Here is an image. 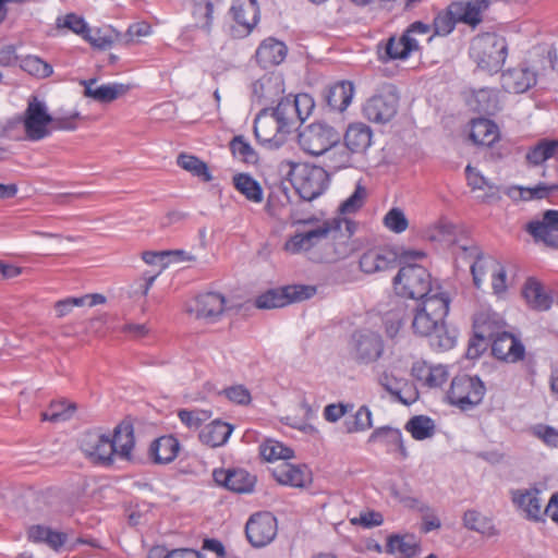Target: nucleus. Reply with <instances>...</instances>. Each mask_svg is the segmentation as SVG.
<instances>
[{"mask_svg": "<svg viewBox=\"0 0 558 558\" xmlns=\"http://www.w3.org/2000/svg\"><path fill=\"white\" fill-rule=\"evenodd\" d=\"M314 108V101L307 94L288 96L276 108H263L254 120L256 140L270 148L284 144L287 136L304 122Z\"/></svg>", "mask_w": 558, "mask_h": 558, "instance_id": "f257e3e1", "label": "nucleus"}, {"mask_svg": "<svg viewBox=\"0 0 558 558\" xmlns=\"http://www.w3.org/2000/svg\"><path fill=\"white\" fill-rule=\"evenodd\" d=\"M449 304L448 294L444 291H437L421 301L412 319L413 332L421 337H433L432 345L442 351L449 350L456 344V338L445 329V318L449 312Z\"/></svg>", "mask_w": 558, "mask_h": 558, "instance_id": "f03ea898", "label": "nucleus"}, {"mask_svg": "<svg viewBox=\"0 0 558 558\" xmlns=\"http://www.w3.org/2000/svg\"><path fill=\"white\" fill-rule=\"evenodd\" d=\"M508 56L506 38L496 33L475 36L470 46V57L477 66L488 73H497Z\"/></svg>", "mask_w": 558, "mask_h": 558, "instance_id": "7ed1b4c3", "label": "nucleus"}, {"mask_svg": "<svg viewBox=\"0 0 558 558\" xmlns=\"http://www.w3.org/2000/svg\"><path fill=\"white\" fill-rule=\"evenodd\" d=\"M393 289L398 295L421 301L442 291L440 286L433 284L428 270L416 264H408L399 269L393 278Z\"/></svg>", "mask_w": 558, "mask_h": 558, "instance_id": "20e7f679", "label": "nucleus"}, {"mask_svg": "<svg viewBox=\"0 0 558 558\" xmlns=\"http://www.w3.org/2000/svg\"><path fill=\"white\" fill-rule=\"evenodd\" d=\"M326 230L323 238V243L326 246V252L323 259L327 263H332L345 258L354 250L350 239L354 233V222L343 219L333 220L332 222H325L322 226Z\"/></svg>", "mask_w": 558, "mask_h": 558, "instance_id": "39448f33", "label": "nucleus"}, {"mask_svg": "<svg viewBox=\"0 0 558 558\" xmlns=\"http://www.w3.org/2000/svg\"><path fill=\"white\" fill-rule=\"evenodd\" d=\"M289 174L293 187L305 201H313L320 196L329 182L328 173L324 168L310 163L294 165Z\"/></svg>", "mask_w": 558, "mask_h": 558, "instance_id": "423d86ee", "label": "nucleus"}, {"mask_svg": "<svg viewBox=\"0 0 558 558\" xmlns=\"http://www.w3.org/2000/svg\"><path fill=\"white\" fill-rule=\"evenodd\" d=\"M485 393L486 387L478 376L462 374L452 378L446 399L449 404L469 411L481 404Z\"/></svg>", "mask_w": 558, "mask_h": 558, "instance_id": "0eeeda50", "label": "nucleus"}, {"mask_svg": "<svg viewBox=\"0 0 558 558\" xmlns=\"http://www.w3.org/2000/svg\"><path fill=\"white\" fill-rule=\"evenodd\" d=\"M432 33L429 24L416 21L408 26L401 36H391L385 44V53L389 60H405L420 49L418 36Z\"/></svg>", "mask_w": 558, "mask_h": 558, "instance_id": "6e6552de", "label": "nucleus"}, {"mask_svg": "<svg viewBox=\"0 0 558 558\" xmlns=\"http://www.w3.org/2000/svg\"><path fill=\"white\" fill-rule=\"evenodd\" d=\"M22 122L28 141L38 142L51 134L52 116L46 104L35 96L28 100Z\"/></svg>", "mask_w": 558, "mask_h": 558, "instance_id": "1a4fd4ad", "label": "nucleus"}, {"mask_svg": "<svg viewBox=\"0 0 558 558\" xmlns=\"http://www.w3.org/2000/svg\"><path fill=\"white\" fill-rule=\"evenodd\" d=\"M316 288L313 286L294 284L280 289H270L255 299V306L262 310L283 307L292 302H300L314 296Z\"/></svg>", "mask_w": 558, "mask_h": 558, "instance_id": "9d476101", "label": "nucleus"}, {"mask_svg": "<svg viewBox=\"0 0 558 558\" xmlns=\"http://www.w3.org/2000/svg\"><path fill=\"white\" fill-rule=\"evenodd\" d=\"M384 353L380 335L372 330L353 332L350 341V354L357 364L368 365L376 362Z\"/></svg>", "mask_w": 558, "mask_h": 558, "instance_id": "9b49d317", "label": "nucleus"}, {"mask_svg": "<svg viewBox=\"0 0 558 558\" xmlns=\"http://www.w3.org/2000/svg\"><path fill=\"white\" fill-rule=\"evenodd\" d=\"M337 141L333 128L323 122L312 123L299 133L300 146L314 156L324 155Z\"/></svg>", "mask_w": 558, "mask_h": 558, "instance_id": "f8f14e48", "label": "nucleus"}, {"mask_svg": "<svg viewBox=\"0 0 558 558\" xmlns=\"http://www.w3.org/2000/svg\"><path fill=\"white\" fill-rule=\"evenodd\" d=\"M277 532V519L267 511L253 514L245 525L246 537L254 547L268 545L276 537Z\"/></svg>", "mask_w": 558, "mask_h": 558, "instance_id": "ddd939ff", "label": "nucleus"}, {"mask_svg": "<svg viewBox=\"0 0 558 558\" xmlns=\"http://www.w3.org/2000/svg\"><path fill=\"white\" fill-rule=\"evenodd\" d=\"M399 97L392 92H384L368 98L363 105L364 117L374 123H387L397 114Z\"/></svg>", "mask_w": 558, "mask_h": 558, "instance_id": "4468645a", "label": "nucleus"}, {"mask_svg": "<svg viewBox=\"0 0 558 558\" xmlns=\"http://www.w3.org/2000/svg\"><path fill=\"white\" fill-rule=\"evenodd\" d=\"M524 230L533 238L535 243L558 250V210L548 209L542 218L529 221Z\"/></svg>", "mask_w": 558, "mask_h": 558, "instance_id": "2eb2a0df", "label": "nucleus"}, {"mask_svg": "<svg viewBox=\"0 0 558 558\" xmlns=\"http://www.w3.org/2000/svg\"><path fill=\"white\" fill-rule=\"evenodd\" d=\"M80 446L87 457L102 464H111L113 462V447L109 435L97 430H87L82 435Z\"/></svg>", "mask_w": 558, "mask_h": 558, "instance_id": "dca6fc26", "label": "nucleus"}, {"mask_svg": "<svg viewBox=\"0 0 558 558\" xmlns=\"http://www.w3.org/2000/svg\"><path fill=\"white\" fill-rule=\"evenodd\" d=\"M284 93L283 80L279 74L268 73L252 83V98L258 105L281 101Z\"/></svg>", "mask_w": 558, "mask_h": 558, "instance_id": "f3484780", "label": "nucleus"}, {"mask_svg": "<svg viewBox=\"0 0 558 558\" xmlns=\"http://www.w3.org/2000/svg\"><path fill=\"white\" fill-rule=\"evenodd\" d=\"M226 310V298L218 292H205L195 298L194 305L190 312L198 319L207 323L217 322Z\"/></svg>", "mask_w": 558, "mask_h": 558, "instance_id": "a211bd4d", "label": "nucleus"}, {"mask_svg": "<svg viewBox=\"0 0 558 558\" xmlns=\"http://www.w3.org/2000/svg\"><path fill=\"white\" fill-rule=\"evenodd\" d=\"M396 259L395 252L385 247H373L361 255L359 267L362 272L373 275L392 268Z\"/></svg>", "mask_w": 558, "mask_h": 558, "instance_id": "6ab92c4d", "label": "nucleus"}, {"mask_svg": "<svg viewBox=\"0 0 558 558\" xmlns=\"http://www.w3.org/2000/svg\"><path fill=\"white\" fill-rule=\"evenodd\" d=\"M274 478L287 486L302 488L312 483V472L304 464L282 462L272 469Z\"/></svg>", "mask_w": 558, "mask_h": 558, "instance_id": "aec40b11", "label": "nucleus"}, {"mask_svg": "<svg viewBox=\"0 0 558 558\" xmlns=\"http://www.w3.org/2000/svg\"><path fill=\"white\" fill-rule=\"evenodd\" d=\"M495 357L506 362H518L524 357L525 348L512 333L505 331L489 340Z\"/></svg>", "mask_w": 558, "mask_h": 558, "instance_id": "412c9836", "label": "nucleus"}, {"mask_svg": "<svg viewBox=\"0 0 558 558\" xmlns=\"http://www.w3.org/2000/svg\"><path fill=\"white\" fill-rule=\"evenodd\" d=\"M214 480L234 493H250L255 485V477L243 469L215 470Z\"/></svg>", "mask_w": 558, "mask_h": 558, "instance_id": "4be33fe9", "label": "nucleus"}, {"mask_svg": "<svg viewBox=\"0 0 558 558\" xmlns=\"http://www.w3.org/2000/svg\"><path fill=\"white\" fill-rule=\"evenodd\" d=\"M505 322L501 316L489 310L481 311L474 317V336L481 341H489L505 332Z\"/></svg>", "mask_w": 558, "mask_h": 558, "instance_id": "5701e85b", "label": "nucleus"}, {"mask_svg": "<svg viewBox=\"0 0 558 558\" xmlns=\"http://www.w3.org/2000/svg\"><path fill=\"white\" fill-rule=\"evenodd\" d=\"M511 500L529 520L538 521L545 514L542 505L541 490L537 488L513 490L511 493Z\"/></svg>", "mask_w": 558, "mask_h": 558, "instance_id": "b1692460", "label": "nucleus"}, {"mask_svg": "<svg viewBox=\"0 0 558 558\" xmlns=\"http://www.w3.org/2000/svg\"><path fill=\"white\" fill-rule=\"evenodd\" d=\"M343 141L349 151L363 155L373 144V130L362 122L351 123L344 133Z\"/></svg>", "mask_w": 558, "mask_h": 558, "instance_id": "393cba45", "label": "nucleus"}, {"mask_svg": "<svg viewBox=\"0 0 558 558\" xmlns=\"http://www.w3.org/2000/svg\"><path fill=\"white\" fill-rule=\"evenodd\" d=\"M451 4L458 22L475 28L482 23L483 14L489 8L490 0H469Z\"/></svg>", "mask_w": 558, "mask_h": 558, "instance_id": "a878e982", "label": "nucleus"}, {"mask_svg": "<svg viewBox=\"0 0 558 558\" xmlns=\"http://www.w3.org/2000/svg\"><path fill=\"white\" fill-rule=\"evenodd\" d=\"M536 84V74L527 68L510 69L501 74V86L508 93L522 94Z\"/></svg>", "mask_w": 558, "mask_h": 558, "instance_id": "bb28decb", "label": "nucleus"}, {"mask_svg": "<svg viewBox=\"0 0 558 558\" xmlns=\"http://www.w3.org/2000/svg\"><path fill=\"white\" fill-rule=\"evenodd\" d=\"M231 13L233 20L242 28L243 35L250 34L259 20V8L256 0H234Z\"/></svg>", "mask_w": 558, "mask_h": 558, "instance_id": "cd10ccee", "label": "nucleus"}, {"mask_svg": "<svg viewBox=\"0 0 558 558\" xmlns=\"http://www.w3.org/2000/svg\"><path fill=\"white\" fill-rule=\"evenodd\" d=\"M287 46L275 38H267L260 43L255 59L263 68H270L280 64L287 57Z\"/></svg>", "mask_w": 558, "mask_h": 558, "instance_id": "c85d7f7f", "label": "nucleus"}, {"mask_svg": "<svg viewBox=\"0 0 558 558\" xmlns=\"http://www.w3.org/2000/svg\"><path fill=\"white\" fill-rule=\"evenodd\" d=\"M112 454L123 460H130L134 448V429L131 423L122 422L116 426L113 436H110Z\"/></svg>", "mask_w": 558, "mask_h": 558, "instance_id": "c756f323", "label": "nucleus"}, {"mask_svg": "<svg viewBox=\"0 0 558 558\" xmlns=\"http://www.w3.org/2000/svg\"><path fill=\"white\" fill-rule=\"evenodd\" d=\"M413 376L428 388H438L445 384L449 373L444 365H432L426 362H416L412 367Z\"/></svg>", "mask_w": 558, "mask_h": 558, "instance_id": "7c9ffc66", "label": "nucleus"}, {"mask_svg": "<svg viewBox=\"0 0 558 558\" xmlns=\"http://www.w3.org/2000/svg\"><path fill=\"white\" fill-rule=\"evenodd\" d=\"M82 84L85 87L84 95L101 104H109L118 99L129 90L128 86L118 83L104 84L94 87V85L96 84V80L94 78L83 81Z\"/></svg>", "mask_w": 558, "mask_h": 558, "instance_id": "2f4dec72", "label": "nucleus"}, {"mask_svg": "<svg viewBox=\"0 0 558 558\" xmlns=\"http://www.w3.org/2000/svg\"><path fill=\"white\" fill-rule=\"evenodd\" d=\"M522 295L531 310L545 312L551 307L553 298L545 291L539 281L529 278L523 286Z\"/></svg>", "mask_w": 558, "mask_h": 558, "instance_id": "473e14b6", "label": "nucleus"}, {"mask_svg": "<svg viewBox=\"0 0 558 558\" xmlns=\"http://www.w3.org/2000/svg\"><path fill=\"white\" fill-rule=\"evenodd\" d=\"M378 384L385 389L395 401L402 404H410L414 399H408L402 393L410 388V383L407 378L395 374L392 371L385 369L378 375Z\"/></svg>", "mask_w": 558, "mask_h": 558, "instance_id": "72a5a7b5", "label": "nucleus"}, {"mask_svg": "<svg viewBox=\"0 0 558 558\" xmlns=\"http://www.w3.org/2000/svg\"><path fill=\"white\" fill-rule=\"evenodd\" d=\"M464 254H468L469 257H473L471 260V274L473 277L474 286L480 289L485 280L487 274H490L495 269L498 268V262L492 257H485L478 254V248L476 246L473 247H462Z\"/></svg>", "mask_w": 558, "mask_h": 558, "instance_id": "f704fd0d", "label": "nucleus"}, {"mask_svg": "<svg viewBox=\"0 0 558 558\" xmlns=\"http://www.w3.org/2000/svg\"><path fill=\"white\" fill-rule=\"evenodd\" d=\"M499 137V129L492 120L477 118L471 121L470 138L475 145L490 147Z\"/></svg>", "mask_w": 558, "mask_h": 558, "instance_id": "c9c22d12", "label": "nucleus"}, {"mask_svg": "<svg viewBox=\"0 0 558 558\" xmlns=\"http://www.w3.org/2000/svg\"><path fill=\"white\" fill-rule=\"evenodd\" d=\"M179 450L180 442L175 437L161 436L151 442L149 456L155 463L167 464L177 458Z\"/></svg>", "mask_w": 558, "mask_h": 558, "instance_id": "e433bc0d", "label": "nucleus"}, {"mask_svg": "<svg viewBox=\"0 0 558 558\" xmlns=\"http://www.w3.org/2000/svg\"><path fill=\"white\" fill-rule=\"evenodd\" d=\"M27 539L35 544H46L51 549L59 551L65 544V533L54 531L48 526L36 524L27 529Z\"/></svg>", "mask_w": 558, "mask_h": 558, "instance_id": "4c0bfd02", "label": "nucleus"}, {"mask_svg": "<svg viewBox=\"0 0 558 558\" xmlns=\"http://www.w3.org/2000/svg\"><path fill=\"white\" fill-rule=\"evenodd\" d=\"M353 95V83L350 81H341L328 88L325 99L331 109L342 112L351 104Z\"/></svg>", "mask_w": 558, "mask_h": 558, "instance_id": "58836bf2", "label": "nucleus"}, {"mask_svg": "<svg viewBox=\"0 0 558 558\" xmlns=\"http://www.w3.org/2000/svg\"><path fill=\"white\" fill-rule=\"evenodd\" d=\"M233 429V425L220 420H215L201 430L199 439L203 444L213 448L223 446L228 441Z\"/></svg>", "mask_w": 558, "mask_h": 558, "instance_id": "ea45409f", "label": "nucleus"}, {"mask_svg": "<svg viewBox=\"0 0 558 558\" xmlns=\"http://www.w3.org/2000/svg\"><path fill=\"white\" fill-rule=\"evenodd\" d=\"M325 234L326 230H323L322 226L304 233H296L286 242L284 250L291 254L308 251L322 244Z\"/></svg>", "mask_w": 558, "mask_h": 558, "instance_id": "a19ab883", "label": "nucleus"}, {"mask_svg": "<svg viewBox=\"0 0 558 558\" xmlns=\"http://www.w3.org/2000/svg\"><path fill=\"white\" fill-rule=\"evenodd\" d=\"M469 106L480 113L494 116L500 110L498 93L495 89L482 88L473 94Z\"/></svg>", "mask_w": 558, "mask_h": 558, "instance_id": "79ce46f5", "label": "nucleus"}, {"mask_svg": "<svg viewBox=\"0 0 558 558\" xmlns=\"http://www.w3.org/2000/svg\"><path fill=\"white\" fill-rule=\"evenodd\" d=\"M386 551L388 554H399L403 558H413L417 555L418 543L414 535H391L386 544Z\"/></svg>", "mask_w": 558, "mask_h": 558, "instance_id": "37998d69", "label": "nucleus"}, {"mask_svg": "<svg viewBox=\"0 0 558 558\" xmlns=\"http://www.w3.org/2000/svg\"><path fill=\"white\" fill-rule=\"evenodd\" d=\"M235 190L252 203L263 202L264 193L260 184L248 173H238L232 179Z\"/></svg>", "mask_w": 558, "mask_h": 558, "instance_id": "c03bdc74", "label": "nucleus"}, {"mask_svg": "<svg viewBox=\"0 0 558 558\" xmlns=\"http://www.w3.org/2000/svg\"><path fill=\"white\" fill-rule=\"evenodd\" d=\"M106 302V298L102 294L94 293V294H85L78 298H66L64 300H60L56 303L54 308L58 317L66 316L75 306H95L98 304H104Z\"/></svg>", "mask_w": 558, "mask_h": 558, "instance_id": "a18cd8bd", "label": "nucleus"}, {"mask_svg": "<svg viewBox=\"0 0 558 558\" xmlns=\"http://www.w3.org/2000/svg\"><path fill=\"white\" fill-rule=\"evenodd\" d=\"M558 150V140L543 138L526 153V160L532 166H539L555 156Z\"/></svg>", "mask_w": 558, "mask_h": 558, "instance_id": "49530a36", "label": "nucleus"}, {"mask_svg": "<svg viewBox=\"0 0 558 558\" xmlns=\"http://www.w3.org/2000/svg\"><path fill=\"white\" fill-rule=\"evenodd\" d=\"M229 148L235 159L246 165H256L258 162L259 156L257 151L243 135H235L230 141Z\"/></svg>", "mask_w": 558, "mask_h": 558, "instance_id": "de8ad7c7", "label": "nucleus"}, {"mask_svg": "<svg viewBox=\"0 0 558 558\" xmlns=\"http://www.w3.org/2000/svg\"><path fill=\"white\" fill-rule=\"evenodd\" d=\"M463 524L466 529L486 536H493L496 534V529L493 522L476 510H468L464 512Z\"/></svg>", "mask_w": 558, "mask_h": 558, "instance_id": "09e8293b", "label": "nucleus"}, {"mask_svg": "<svg viewBox=\"0 0 558 558\" xmlns=\"http://www.w3.org/2000/svg\"><path fill=\"white\" fill-rule=\"evenodd\" d=\"M452 4H450L445 11L439 12L433 23L434 33L426 36V39L429 41L433 38V35L438 36H447L449 35L456 27L458 19H456V13L453 12Z\"/></svg>", "mask_w": 558, "mask_h": 558, "instance_id": "8fccbe9b", "label": "nucleus"}, {"mask_svg": "<svg viewBox=\"0 0 558 558\" xmlns=\"http://www.w3.org/2000/svg\"><path fill=\"white\" fill-rule=\"evenodd\" d=\"M405 429L415 440H424L434 435L435 424L430 417L417 415L408 421Z\"/></svg>", "mask_w": 558, "mask_h": 558, "instance_id": "3c124183", "label": "nucleus"}, {"mask_svg": "<svg viewBox=\"0 0 558 558\" xmlns=\"http://www.w3.org/2000/svg\"><path fill=\"white\" fill-rule=\"evenodd\" d=\"M177 163L182 169L202 179L204 182H209L213 179L207 165L195 156L180 154L178 156Z\"/></svg>", "mask_w": 558, "mask_h": 558, "instance_id": "603ef678", "label": "nucleus"}, {"mask_svg": "<svg viewBox=\"0 0 558 558\" xmlns=\"http://www.w3.org/2000/svg\"><path fill=\"white\" fill-rule=\"evenodd\" d=\"M259 453L263 459L269 462L293 458V450L291 448L274 439H266L262 442L259 446Z\"/></svg>", "mask_w": 558, "mask_h": 558, "instance_id": "864d4df0", "label": "nucleus"}, {"mask_svg": "<svg viewBox=\"0 0 558 558\" xmlns=\"http://www.w3.org/2000/svg\"><path fill=\"white\" fill-rule=\"evenodd\" d=\"M465 174L468 184L472 187V190H488V193L485 195L483 201H487L489 198H498L497 186L489 183V181L476 168L468 165L465 168Z\"/></svg>", "mask_w": 558, "mask_h": 558, "instance_id": "5fc2aeb1", "label": "nucleus"}, {"mask_svg": "<svg viewBox=\"0 0 558 558\" xmlns=\"http://www.w3.org/2000/svg\"><path fill=\"white\" fill-rule=\"evenodd\" d=\"M20 68L29 75L45 78L52 74V66L37 56L28 54L20 60Z\"/></svg>", "mask_w": 558, "mask_h": 558, "instance_id": "6e6d98bb", "label": "nucleus"}, {"mask_svg": "<svg viewBox=\"0 0 558 558\" xmlns=\"http://www.w3.org/2000/svg\"><path fill=\"white\" fill-rule=\"evenodd\" d=\"M367 194V189L359 181L355 184L354 192L339 206L340 214L350 215L359 211L365 204Z\"/></svg>", "mask_w": 558, "mask_h": 558, "instance_id": "4d7b16f0", "label": "nucleus"}, {"mask_svg": "<svg viewBox=\"0 0 558 558\" xmlns=\"http://www.w3.org/2000/svg\"><path fill=\"white\" fill-rule=\"evenodd\" d=\"M213 3L208 0H198L193 4L192 14L195 20V26L210 32L213 24Z\"/></svg>", "mask_w": 558, "mask_h": 558, "instance_id": "13d9d810", "label": "nucleus"}, {"mask_svg": "<svg viewBox=\"0 0 558 558\" xmlns=\"http://www.w3.org/2000/svg\"><path fill=\"white\" fill-rule=\"evenodd\" d=\"M386 335L389 338H395L405 322V308L402 304L397 305L391 311L387 312L383 318Z\"/></svg>", "mask_w": 558, "mask_h": 558, "instance_id": "bf43d9fd", "label": "nucleus"}, {"mask_svg": "<svg viewBox=\"0 0 558 558\" xmlns=\"http://www.w3.org/2000/svg\"><path fill=\"white\" fill-rule=\"evenodd\" d=\"M75 407L73 404H65L64 401L51 402L49 409L41 413L43 421L49 422H64L71 418Z\"/></svg>", "mask_w": 558, "mask_h": 558, "instance_id": "052dcab7", "label": "nucleus"}, {"mask_svg": "<svg viewBox=\"0 0 558 558\" xmlns=\"http://www.w3.org/2000/svg\"><path fill=\"white\" fill-rule=\"evenodd\" d=\"M326 159L328 161V166L333 170H340L343 168H348L351 166L352 153L349 151L345 146L341 147L336 144L329 148L326 153Z\"/></svg>", "mask_w": 558, "mask_h": 558, "instance_id": "680f3d73", "label": "nucleus"}, {"mask_svg": "<svg viewBox=\"0 0 558 558\" xmlns=\"http://www.w3.org/2000/svg\"><path fill=\"white\" fill-rule=\"evenodd\" d=\"M373 426L372 412L368 407L362 405L353 416V420L345 423L348 433L365 432Z\"/></svg>", "mask_w": 558, "mask_h": 558, "instance_id": "e2e57ef3", "label": "nucleus"}, {"mask_svg": "<svg viewBox=\"0 0 558 558\" xmlns=\"http://www.w3.org/2000/svg\"><path fill=\"white\" fill-rule=\"evenodd\" d=\"M383 223L388 230L395 233H402L409 227V220L403 210L399 207H393L388 210L384 216Z\"/></svg>", "mask_w": 558, "mask_h": 558, "instance_id": "0e129e2a", "label": "nucleus"}, {"mask_svg": "<svg viewBox=\"0 0 558 558\" xmlns=\"http://www.w3.org/2000/svg\"><path fill=\"white\" fill-rule=\"evenodd\" d=\"M402 433L398 428L379 427L369 436L368 442H379L388 447L401 444Z\"/></svg>", "mask_w": 558, "mask_h": 558, "instance_id": "69168bd1", "label": "nucleus"}, {"mask_svg": "<svg viewBox=\"0 0 558 558\" xmlns=\"http://www.w3.org/2000/svg\"><path fill=\"white\" fill-rule=\"evenodd\" d=\"M180 421L191 429H197L201 425L206 422L210 416L211 412L206 410H180L178 413Z\"/></svg>", "mask_w": 558, "mask_h": 558, "instance_id": "338daca9", "label": "nucleus"}, {"mask_svg": "<svg viewBox=\"0 0 558 558\" xmlns=\"http://www.w3.org/2000/svg\"><path fill=\"white\" fill-rule=\"evenodd\" d=\"M59 27H65L72 31L73 33L80 35L82 38L89 29L88 24L82 16L76 15L75 13H69L63 17H59L57 21Z\"/></svg>", "mask_w": 558, "mask_h": 558, "instance_id": "774afa93", "label": "nucleus"}]
</instances>
